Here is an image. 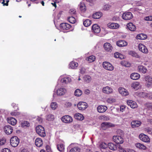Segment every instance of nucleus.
<instances>
[{
	"instance_id": "dca6fc26",
	"label": "nucleus",
	"mask_w": 152,
	"mask_h": 152,
	"mask_svg": "<svg viewBox=\"0 0 152 152\" xmlns=\"http://www.w3.org/2000/svg\"><path fill=\"white\" fill-rule=\"evenodd\" d=\"M116 45L120 47H122L126 46L127 43L125 41L120 40L117 42Z\"/></svg>"
},
{
	"instance_id": "a19ab883",
	"label": "nucleus",
	"mask_w": 152,
	"mask_h": 152,
	"mask_svg": "<svg viewBox=\"0 0 152 152\" xmlns=\"http://www.w3.org/2000/svg\"><path fill=\"white\" fill-rule=\"evenodd\" d=\"M95 59V57L94 56H90L87 59V61L89 62H93Z\"/></svg>"
},
{
	"instance_id": "a18cd8bd",
	"label": "nucleus",
	"mask_w": 152,
	"mask_h": 152,
	"mask_svg": "<svg viewBox=\"0 0 152 152\" xmlns=\"http://www.w3.org/2000/svg\"><path fill=\"white\" fill-rule=\"evenodd\" d=\"M54 118V116L50 114L47 116V120L49 121H51L53 120Z\"/></svg>"
},
{
	"instance_id": "1a4fd4ad",
	"label": "nucleus",
	"mask_w": 152,
	"mask_h": 152,
	"mask_svg": "<svg viewBox=\"0 0 152 152\" xmlns=\"http://www.w3.org/2000/svg\"><path fill=\"white\" fill-rule=\"evenodd\" d=\"M139 137L141 140L143 142H148L150 141V139L148 136L143 134H140L139 135Z\"/></svg>"
},
{
	"instance_id": "0eeeda50",
	"label": "nucleus",
	"mask_w": 152,
	"mask_h": 152,
	"mask_svg": "<svg viewBox=\"0 0 152 152\" xmlns=\"http://www.w3.org/2000/svg\"><path fill=\"white\" fill-rule=\"evenodd\" d=\"M113 139L116 143L118 144H122L123 142V139L120 136H113Z\"/></svg>"
},
{
	"instance_id": "0e129e2a",
	"label": "nucleus",
	"mask_w": 152,
	"mask_h": 152,
	"mask_svg": "<svg viewBox=\"0 0 152 152\" xmlns=\"http://www.w3.org/2000/svg\"><path fill=\"white\" fill-rule=\"evenodd\" d=\"M12 106L14 107L15 108V109H18V107H17V105H16V104L14 103H13L12 104Z\"/></svg>"
},
{
	"instance_id": "c756f323",
	"label": "nucleus",
	"mask_w": 152,
	"mask_h": 152,
	"mask_svg": "<svg viewBox=\"0 0 152 152\" xmlns=\"http://www.w3.org/2000/svg\"><path fill=\"white\" fill-rule=\"evenodd\" d=\"M102 14V13L101 12H96L93 15L92 17L95 19H99L101 17Z\"/></svg>"
},
{
	"instance_id": "ea45409f",
	"label": "nucleus",
	"mask_w": 152,
	"mask_h": 152,
	"mask_svg": "<svg viewBox=\"0 0 152 152\" xmlns=\"http://www.w3.org/2000/svg\"><path fill=\"white\" fill-rule=\"evenodd\" d=\"M57 148L59 151L63 152L64 149V146L63 144L58 145L57 146Z\"/></svg>"
},
{
	"instance_id": "5701e85b",
	"label": "nucleus",
	"mask_w": 152,
	"mask_h": 152,
	"mask_svg": "<svg viewBox=\"0 0 152 152\" xmlns=\"http://www.w3.org/2000/svg\"><path fill=\"white\" fill-rule=\"evenodd\" d=\"M66 92V90L63 88H60L57 91L56 93L58 95L62 96L64 95Z\"/></svg>"
},
{
	"instance_id": "f257e3e1",
	"label": "nucleus",
	"mask_w": 152,
	"mask_h": 152,
	"mask_svg": "<svg viewBox=\"0 0 152 152\" xmlns=\"http://www.w3.org/2000/svg\"><path fill=\"white\" fill-rule=\"evenodd\" d=\"M36 131L40 136L44 137L45 135V133L44 128L41 125H39L36 127Z\"/></svg>"
},
{
	"instance_id": "423d86ee",
	"label": "nucleus",
	"mask_w": 152,
	"mask_h": 152,
	"mask_svg": "<svg viewBox=\"0 0 152 152\" xmlns=\"http://www.w3.org/2000/svg\"><path fill=\"white\" fill-rule=\"evenodd\" d=\"M122 17L124 20H129L132 18L133 16L131 12H128L123 13Z\"/></svg>"
},
{
	"instance_id": "7ed1b4c3",
	"label": "nucleus",
	"mask_w": 152,
	"mask_h": 152,
	"mask_svg": "<svg viewBox=\"0 0 152 152\" xmlns=\"http://www.w3.org/2000/svg\"><path fill=\"white\" fill-rule=\"evenodd\" d=\"M102 65L103 67L107 70L112 71L114 69L113 66L111 64L108 62H104Z\"/></svg>"
},
{
	"instance_id": "680f3d73",
	"label": "nucleus",
	"mask_w": 152,
	"mask_h": 152,
	"mask_svg": "<svg viewBox=\"0 0 152 152\" xmlns=\"http://www.w3.org/2000/svg\"><path fill=\"white\" fill-rule=\"evenodd\" d=\"M75 12L76 11L73 9L70 10H69V13H70L71 14H75Z\"/></svg>"
},
{
	"instance_id": "f704fd0d",
	"label": "nucleus",
	"mask_w": 152,
	"mask_h": 152,
	"mask_svg": "<svg viewBox=\"0 0 152 152\" xmlns=\"http://www.w3.org/2000/svg\"><path fill=\"white\" fill-rule=\"evenodd\" d=\"M80 9L81 11L85 12L86 10V6L84 3H81L80 4Z\"/></svg>"
},
{
	"instance_id": "49530a36",
	"label": "nucleus",
	"mask_w": 152,
	"mask_h": 152,
	"mask_svg": "<svg viewBox=\"0 0 152 152\" xmlns=\"http://www.w3.org/2000/svg\"><path fill=\"white\" fill-rule=\"evenodd\" d=\"M51 107L53 110L55 109L57 107V105L56 102H52L51 103Z\"/></svg>"
},
{
	"instance_id": "5fc2aeb1",
	"label": "nucleus",
	"mask_w": 152,
	"mask_h": 152,
	"mask_svg": "<svg viewBox=\"0 0 152 152\" xmlns=\"http://www.w3.org/2000/svg\"><path fill=\"white\" fill-rule=\"evenodd\" d=\"M1 152H11V151L9 149L4 148L2 150Z\"/></svg>"
},
{
	"instance_id": "8fccbe9b",
	"label": "nucleus",
	"mask_w": 152,
	"mask_h": 152,
	"mask_svg": "<svg viewBox=\"0 0 152 152\" xmlns=\"http://www.w3.org/2000/svg\"><path fill=\"white\" fill-rule=\"evenodd\" d=\"M5 0H3V1L1 2V4H3V6H8V2L9 1V0H7L6 1V3H5Z\"/></svg>"
},
{
	"instance_id": "3c124183",
	"label": "nucleus",
	"mask_w": 152,
	"mask_h": 152,
	"mask_svg": "<svg viewBox=\"0 0 152 152\" xmlns=\"http://www.w3.org/2000/svg\"><path fill=\"white\" fill-rule=\"evenodd\" d=\"M146 130L149 134H152V129L150 128H148L146 129Z\"/></svg>"
},
{
	"instance_id": "f8f14e48",
	"label": "nucleus",
	"mask_w": 152,
	"mask_h": 152,
	"mask_svg": "<svg viewBox=\"0 0 152 152\" xmlns=\"http://www.w3.org/2000/svg\"><path fill=\"white\" fill-rule=\"evenodd\" d=\"M141 124V122L138 121H134L131 123V125L133 128L139 127Z\"/></svg>"
},
{
	"instance_id": "f3484780",
	"label": "nucleus",
	"mask_w": 152,
	"mask_h": 152,
	"mask_svg": "<svg viewBox=\"0 0 152 152\" xmlns=\"http://www.w3.org/2000/svg\"><path fill=\"white\" fill-rule=\"evenodd\" d=\"M128 105L129 106L132 108H134L137 107V105L135 102L131 100H128L127 101Z\"/></svg>"
},
{
	"instance_id": "c03bdc74",
	"label": "nucleus",
	"mask_w": 152,
	"mask_h": 152,
	"mask_svg": "<svg viewBox=\"0 0 152 152\" xmlns=\"http://www.w3.org/2000/svg\"><path fill=\"white\" fill-rule=\"evenodd\" d=\"M145 80L146 81H148L149 83H152V77L149 76H147L145 77Z\"/></svg>"
},
{
	"instance_id": "de8ad7c7",
	"label": "nucleus",
	"mask_w": 152,
	"mask_h": 152,
	"mask_svg": "<svg viewBox=\"0 0 152 152\" xmlns=\"http://www.w3.org/2000/svg\"><path fill=\"white\" fill-rule=\"evenodd\" d=\"M6 142V139L4 138H3L0 139V145H2L5 143Z\"/></svg>"
},
{
	"instance_id": "9b49d317",
	"label": "nucleus",
	"mask_w": 152,
	"mask_h": 152,
	"mask_svg": "<svg viewBox=\"0 0 152 152\" xmlns=\"http://www.w3.org/2000/svg\"><path fill=\"white\" fill-rule=\"evenodd\" d=\"M93 32L96 33H99L100 31V27L97 24H94L92 28Z\"/></svg>"
},
{
	"instance_id": "774afa93",
	"label": "nucleus",
	"mask_w": 152,
	"mask_h": 152,
	"mask_svg": "<svg viewBox=\"0 0 152 152\" xmlns=\"http://www.w3.org/2000/svg\"><path fill=\"white\" fill-rule=\"evenodd\" d=\"M21 152H28L26 149H24L21 151Z\"/></svg>"
},
{
	"instance_id": "aec40b11",
	"label": "nucleus",
	"mask_w": 152,
	"mask_h": 152,
	"mask_svg": "<svg viewBox=\"0 0 152 152\" xmlns=\"http://www.w3.org/2000/svg\"><path fill=\"white\" fill-rule=\"evenodd\" d=\"M102 90L104 93L107 94L111 93L113 92L112 88H110L108 86H106Z\"/></svg>"
},
{
	"instance_id": "e433bc0d",
	"label": "nucleus",
	"mask_w": 152,
	"mask_h": 152,
	"mask_svg": "<svg viewBox=\"0 0 152 152\" xmlns=\"http://www.w3.org/2000/svg\"><path fill=\"white\" fill-rule=\"evenodd\" d=\"M78 64L73 61H72L69 64L70 67L72 69H75L78 66Z\"/></svg>"
},
{
	"instance_id": "13d9d810",
	"label": "nucleus",
	"mask_w": 152,
	"mask_h": 152,
	"mask_svg": "<svg viewBox=\"0 0 152 152\" xmlns=\"http://www.w3.org/2000/svg\"><path fill=\"white\" fill-rule=\"evenodd\" d=\"M80 72L82 74H84L85 72V69L84 68H82L80 70Z\"/></svg>"
},
{
	"instance_id": "7c9ffc66",
	"label": "nucleus",
	"mask_w": 152,
	"mask_h": 152,
	"mask_svg": "<svg viewBox=\"0 0 152 152\" xmlns=\"http://www.w3.org/2000/svg\"><path fill=\"white\" fill-rule=\"evenodd\" d=\"M21 125L22 128H26L30 126V124L28 121H24L21 122Z\"/></svg>"
},
{
	"instance_id": "6e6d98bb",
	"label": "nucleus",
	"mask_w": 152,
	"mask_h": 152,
	"mask_svg": "<svg viewBox=\"0 0 152 152\" xmlns=\"http://www.w3.org/2000/svg\"><path fill=\"white\" fill-rule=\"evenodd\" d=\"M107 101L109 102H113L115 101V99L111 98H109L107 99Z\"/></svg>"
},
{
	"instance_id": "393cba45",
	"label": "nucleus",
	"mask_w": 152,
	"mask_h": 152,
	"mask_svg": "<svg viewBox=\"0 0 152 152\" xmlns=\"http://www.w3.org/2000/svg\"><path fill=\"white\" fill-rule=\"evenodd\" d=\"M132 79L134 80L138 79L140 77V75L137 73H134L132 74L130 76Z\"/></svg>"
},
{
	"instance_id": "9d476101",
	"label": "nucleus",
	"mask_w": 152,
	"mask_h": 152,
	"mask_svg": "<svg viewBox=\"0 0 152 152\" xmlns=\"http://www.w3.org/2000/svg\"><path fill=\"white\" fill-rule=\"evenodd\" d=\"M4 132L7 134H11L13 131L12 127L9 125L5 126L4 128Z\"/></svg>"
},
{
	"instance_id": "c9c22d12",
	"label": "nucleus",
	"mask_w": 152,
	"mask_h": 152,
	"mask_svg": "<svg viewBox=\"0 0 152 152\" xmlns=\"http://www.w3.org/2000/svg\"><path fill=\"white\" fill-rule=\"evenodd\" d=\"M80 148L78 147H75L72 148L69 152H80Z\"/></svg>"
},
{
	"instance_id": "69168bd1",
	"label": "nucleus",
	"mask_w": 152,
	"mask_h": 152,
	"mask_svg": "<svg viewBox=\"0 0 152 152\" xmlns=\"http://www.w3.org/2000/svg\"><path fill=\"white\" fill-rule=\"evenodd\" d=\"M125 108V107L124 106H122L120 107V110L121 111L123 110H124Z\"/></svg>"
},
{
	"instance_id": "39448f33",
	"label": "nucleus",
	"mask_w": 152,
	"mask_h": 152,
	"mask_svg": "<svg viewBox=\"0 0 152 152\" xmlns=\"http://www.w3.org/2000/svg\"><path fill=\"white\" fill-rule=\"evenodd\" d=\"M101 127L103 130H105L108 128L114 127L115 125L109 122H103L101 124Z\"/></svg>"
},
{
	"instance_id": "2f4dec72",
	"label": "nucleus",
	"mask_w": 152,
	"mask_h": 152,
	"mask_svg": "<svg viewBox=\"0 0 152 152\" xmlns=\"http://www.w3.org/2000/svg\"><path fill=\"white\" fill-rule=\"evenodd\" d=\"M139 83L138 82H135L132 84V87L135 90H137L140 86Z\"/></svg>"
},
{
	"instance_id": "58836bf2",
	"label": "nucleus",
	"mask_w": 152,
	"mask_h": 152,
	"mask_svg": "<svg viewBox=\"0 0 152 152\" xmlns=\"http://www.w3.org/2000/svg\"><path fill=\"white\" fill-rule=\"evenodd\" d=\"M136 147L140 149H142L143 150L145 149L146 147L140 143H137L136 144Z\"/></svg>"
},
{
	"instance_id": "72a5a7b5",
	"label": "nucleus",
	"mask_w": 152,
	"mask_h": 152,
	"mask_svg": "<svg viewBox=\"0 0 152 152\" xmlns=\"http://www.w3.org/2000/svg\"><path fill=\"white\" fill-rule=\"evenodd\" d=\"M91 23V21L89 19H86L83 22V25L86 27H88Z\"/></svg>"
},
{
	"instance_id": "f03ea898",
	"label": "nucleus",
	"mask_w": 152,
	"mask_h": 152,
	"mask_svg": "<svg viewBox=\"0 0 152 152\" xmlns=\"http://www.w3.org/2000/svg\"><path fill=\"white\" fill-rule=\"evenodd\" d=\"M10 142L12 147H16L17 146L19 143L18 138L15 136L12 137L10 140Z\"/></svg>"
},
{
	"instance_id": "052dcab7",
	"label": "nucleus",
	"mask_w": 152,
	"mask_h": 152,
	"mask_svg": "<svg viewBox=\"0 0 152 152\" xmlns=\"http://www.w3.org/2000/svg\"><path fill=\"white\" fill-rule=\"evenodd\" d=\"M120 53L118 52H116L115 53L114 56L116 58H118V56H119Z\"/></svg>"
},
{
	"instance_id": "4468645a",
	"label": "nucleus",
	"mask_w": 152,
	"mask_h": 152,
	"mask_svg": "<svg viewBox=\"0 0 152 152\" xmlns=\"http://www.w3.org/2000/svg\"><path fill=\"white\" fill-rule=\"evenodd\" d=\"M104 47L105 50L108 52H111L113 49L112 47L109 43H106L104 44Z\"/></svg>"
},
{
	"instance_id": "bf43d9fd",
	"label": "nucleus",
	"mask_w": 152,
	"mask_h": 152,
	"mask_svg": "<svg viewBox=\"0 0 152 152\" xmlns=\"http://www.w3.org/2000/svg\"><path fill=\"white\" fill-rule=\"evenodd\" d=\"M37 120L38 121L39 123H42V118H41L39 117H38L37 118Z\"/></svg>"
},
{
	"instance_id": "c85d7f7f",
	"label": "nucleus",
	"mask_w": 152,
	"mask_h": 152,
	"mask_svg": "<svg viewBox=\"0 0 152 152\" xmlns=\"http://www.w3.org/2000/svg\"><path fill=\"white\" fill-rule=\"evenodd\" d=\"M74 117L76 119L79 120H82L84 118L83 115L80 113L75 114L74 115Z\"/></svg>"
},
{
	"instance_id": "bb28decb",
	"label": "nucleus",
	"mask_w": 152,
	"mask_h": 152,
	"mask_svg": "<svg viewBox=\"0 0 152 152\" xmlns=\"http://www.w3.org/2000/svg\"><path fill=\"white\" fill-rule=\"evenodd\" d=\"M107 25L108 27L112 29L117 28L119 27L118 24L114 23H109Z\"/></svg>"
},
{
	"instance_id": "cd10ccee",
	"label": "nucleus",
	"mask_w": 152,
	"mask_h": 152,
	"mask_svg": "<svg viewBox=\"0 0 152 152\" xmlns=\"http://www.w3.org/2000/svg\"><path fill=\"white\" fill-rule=\"evenodd\" d=\"M138 69L140 72L143 73H146L147 71L146 68L142 65L139 66L138 67Z\"/></svg>"
},
{
	"instance_id": "4be33fe9",
	"label": "nucleus",
	"mask_w": 152,
	"mask_h": 152,
	"mask_svg": "<svg viewBox=\"0 0 152 152\" xmlns=\"http://www.w3.org/2000/svg\"><path fill=\"white\" fill-rule=\"evenodd\" d=\"M127 26L129 29L132 31H134L135 30L136 27L132 23H130L127 24Z\"/></svg>"
},
{
	"instance_id": "2eb2a0df",
	"label": "nucleus",
	"mask_w": 152,
	"mask_h": 152,
	"mask_svg": "<svg viewBox=\"0 0 152 152\" xmlns=\"http://www.w3.org/2000/svg\"><path fill=\"white\" fill-rule=\"evenodd\" d=\"M7 120L9 124L12 125H15L17 123V120L13 118H8L7 119Z\"/></svg>"
},
{
	"instance_id": "a211bd4d",
	"label": "nucleus",
	"mask_w": 152,
	"mask_h": 152,
	"mask_svg": "<svg viewBox=\"0 0 152 152\" xmlns=\"http://www.w3.org/2000/svg\"><path fill=\"white\" fill-rule=\"evenodd\" d=\"M60 27L63 30H68L71 27L69 24L65 23H61L60 24Z\"/></svg>"
},
{
	"instance_id": "79ce46f5",
	"label": "nucleus",
	"mask_w": 152,
	"mask_h": 152,
	"mask_svg": "<svg viewBox=\"0 0 152 152\" xmlns=\"http://www.w3.org/2000/svg\"><path fill=\"white\" fill-rule=\"evenodd\" d=\"M68 20L69 22L72 23H74L75 22L76 19L73 17H68Z\"/></svg>"
},
{
	"instance_id": "603ef678",
	"label": "nucleus",
	"mask_w": 152,
	"mask_h": 152,
	"mask_svg": "<svg viewBox=\"0 0 152 152\" xmlns=\"http://www.w3.org/2000/svg\"><path fill=\"white\" fill-rule=\"evenodd\" d=\"M67 79L66 78H64L61 80V82L62 83L66 84L67 83Z\"/></svg>"
},
{
	"instance_id": "864d4df0",
	"label": "nucleus",
	"mask_w": 152,
	"mask_h": 152,
	"mask_svg": "<svg viewBox=\"0 0 152 152\" xmlns=\"http://www.w3.org/2000/svg\"><path fill=\"white\" fill-rule=\"evenodd\" d=\"M145 19L146 20H152V16L145 17Z\"/></svg>"
},
{
	"instance_id": "6e6552de",
	"label": "nucleus",
	"mask_w": 152,
	"mask_h": 152,
	"mask_svg": "<svg viewBox=\"0 0 152 152\" xmlns=\"http://www.w3.org/2000/svg\"><path fill=\"white\" fill-rule=\"evenodd\" d=\"M61 120L65 123H69L72 121V119L69 115H65L61 118Z\"/></svg>"
},
{
	"instance_id": "6ab92c4d",
	"label": "nucleus",
	"mask_w": 152,
	"mask_h": 152,
	"mask_svg": "<svg viewBox=\"0 0 152 152\" xmlns=\"http://www.w3.org/2000/svg\"><path fill=\"white\" fill-rule=\"evenodd\" d=\"M119 91L122 96H126L128 95L129 93L124 88H121L119 89Z\"/></svg>"
},
{
	"instance_id": "09e8293b",
	"label": "nucleus",
	"mask_w": 152,
	"mask_h": 152,
	"mask_svg": "<svg viewBox=\"0 0 152 152\" xmlns=\"http://www.w3.org/2000/svg\"><path fill=\"white\" fill-rule=\"evenodd\" d=\"M129 54L133 57H136L138 55L136 53L133 51H130L129 52Z\"/></svg>"
},
{
	"instance_id": "20e7f679",
	"label": "nucleus",
	"mask_w": 152,
	"mask_h": 152,
	"mask_svg": "<svg viewBox=\"0 0 152 152\" xmlns=\"http://www.w3.org/2000/svg\"><path fill=\"white\" fill-rule=\"evenodd\" d=\"M78 108L80 110H84L88 107L87 104L84 102H79L77 105Z\"/></svg>"
},
{
	"instance_id": "473e14b6",
	"label": "nucleus",
	"mask_w": 152,
	"mask_h": 152,
	"mask_svg": "<svg viewBox=\"0 0 152 152\" xmlns=\"http://www.w3.org/2000/svg\"><path fill=\"white\" fill-rule=\"evenodd\" d=\"M109 148L112 150H115L117 149V147L115 145L112 143H109L108 144Z\"/></svg>"
},
{
	"instance_id": "412c9836",
	"label": "nucleus",
	"mask_w": 152,
	"mask_h": 152,
	"mask_svg": "<svg viewBox=\"0 0 152 152\" xmlns=\"http://www.w3.org/2000/svg\"><path fill=\"white\" fill-rule=\"evenodd\" d=\"M107 109V107L105 106H99L97 107V110L98 112L102 113L105 112Z\"/></svg>"
},
{
	"instance_id": "ddd939ff",
	"label": "nucleus",
	"mask_w": 152,
	"mask_h": 152,
	"mask_svg": "<svg viewBox=\"0 0 152 152\" xmlns=\"http://www.w3.org/2000/svg\"><path fill=\"white\" fill-rule=\"evenodd\" d=\"M138 48L139 50L143 53H147L148 52L147 49L145 45L142 44L139 45Z\"/></svg>"
},
{
	"instance_id": "4d7b16f0",
	"label": "nucleus",
	"mask_w": 152,
	"mask_h": 152,
	"mask_svg": "<svg viewBox=\"0 0 152 152\" xmlns=\"http://www.w3.org/2000/svg\"><path fill=\"white\" fill-rule=\"evenodd\" d=\"M109 5L106 4L104 6L103 9L104 10H108L109 9Z\"/></svg>"
},
{
	"instance_id": "338daca9",
	"label": "nucleus",
	"mask_w": 152,
	"mask_h": 152,
	"mask_svg": "<svg viewBox=\"0 0 152 152\" xmlns=\"http://www.w3.org/2000/svg\"><path fill=\"white\" fill-rule=\"evenodd\" d=\"M152 83H148L147 84V86L148 87H149L152 86Z\"/></svg>"
},
{
	"instance_id": "b1692460",
	"label": "nucleus",
	"mask_w": 152,
	"mask_h": 152,
	"mask_svg": "<svg viewBox=\"0 0 152 152\" xmlns=\"http://www.w3.org/2000/svg\"><path fill=\"white\" fill-rule=\"evenodd\" d=\"M35 145L37 147H41L43 144L42 139L39 138H37L35 141Z\"/></svg>"
},
{
	"instance_id": "37998d69",
	"label": "nucleus",
	"mask_w": 152,
	"mask_h": 152,
	"mask_svg": "<svg viewBox=\"0 0 152 152\" xmlns=\"http://www.w3.org/2000/svg\"><path fill=\"white\" fill-rule=\"evenodd\" d=\"M145 106L147 107L149 110H151L152 111V103H147L144 104Z\"/></svg>"
},
{
	"instance_id": "4c0bfd02",
	"label": "nucleus",
	"mask_w": 152,
	"mask_h": 152,
	"mask_svg": "<svg viewBox=\"0 0 152 152\" xmlns=\"http://www.w3.org/2000/svg\"><path fill=\"white\" fill-rule=\"evenodd\" d=\"M82 94V92L79 89H76L75 92V95L77 96H80Z\"/></svg>"
},
{
	"instance_id": "e2e57ef3",
	"label": "nucleus",
	"mask_w": 152,
	"mask_h": 152,
	"mask_svg": "<svg viewBox=\"0 0 152 152\" xmlns=\"http://www.w3.org/2000/svg\"><path fill=\"white\" fill-rule=\"evenodd\" d=\"M118 58H119L120 59H123L124 58V56L121 53H120L119 56H118Z\"/></svg>"
},
{
	"instance_id": "a878e982",
	"label": "nucleus",
	"mask_w": 152,
	"mask_h": 152,
	"mask_svg": "<svg viewBox=\"0 0 152 152\" xmlns=\"http://www.w3.org/2000/svg\"><path fill=\"white\" fill-rule=\"evenodd\" d=\"M147 37V36L146 34H141L137 35L136 37V38L137 39L143 40L146 39Z\"/></svg>"
}]
</instances>
